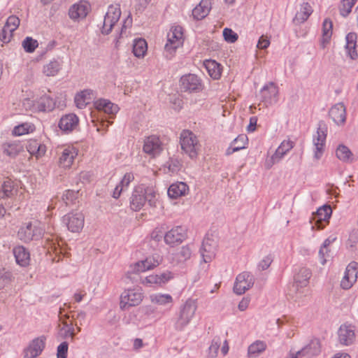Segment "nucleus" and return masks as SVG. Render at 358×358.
Instances as JSON below:
<instances>
[{
	"instance_id": "ea45409f",
	"label": "nucleus",
	"mask_w": 358,
	"mask_h": 358,
	"mask_svg": "<svg viewBox=\"0 0 358 358\" xmlns=\"http://www.w3.org/2000/svg\"><path fill=\"white\" fill-rule=\"evenodd\" d=\"M147 50L148 45L145 39L137 38L134 41L133 53L136 57H143L147 52Z\"/></svg>"
},
{
	"instance_id": "20e7f679",
	"label": "nucleus",
	"mask_w": 358,
	"mask_h": 358,
	"mask_svg": "<svg viewBox=\"0 0 358 358\" xmlns=\"http://www.w3.org/2000/svg\"><path fill=\"white\" fill-rule=\"evenodd\" d=\"M327 136V126L323 121L318 123L316 134L313 135V143L315 147L313 157L316 160L321 159L324 151Z\"/></svg>"
},
{
	"instance_id": "4c0bfd02",
	"label": "nucleus",
	"mask_w": 358,
	"mask_h": 358,
	"mask_svg": "<svg viewBox=\"0 0 358 358\" xmlns=\"http://www.w3.org/2000/svg\"><path fill=\"white\" fill-rule=\"evenodd\" d=\"M313 11V10L308 3H303L301 5L299 10L296 13L294 21L305 22L312 14Z\"/></svg>"
},
{
	"instance_id": "0eeeda50",
	"label": "nucleus",
	"mask_w": 358,
	"mask_h": 358,
	"mask_svg": "<svg viewBox=\"0 0 358 358\" xmlns=\"http://www.w3.org/2000/svg\"><path fill=\"white\" fill-rule=\"evenodd\" d=\"M332 210L330 206L324 205L320 207L315 213L312 215L310 223L312 224V229H323L326 224L329 222V220L331 215Z\"/></svg>"
},
{
	"instance_id": "423d86ee",
	"label": "nucleus",
	"mask_w": 358,
	"mask_h": 358,
	"mask_svg": "<svg viewBox=\"0 0 358 358\" xmlns=\"http://www.w3.org/2000/svg\"><path fill=\"white\" fill-rule=\"evenodd\" d=\"M43 234L44 230L38 224L29 222L20 227L17 235L21 241L27 243L33 240H39Z\"/></svg>"
},
{
	"instance_id": "a211bd4d",
	"label": "nucleus",
	"mask_w": 358,
	"mask_h": 358,
	"mask_svg": "<svg viewBox=\"0 0 358 358\" xmlns=\"http://www.w3.org/2000/svg\"><path fill=\"white\" fill-rule=\"evenodd\" d=\"M45 345V337L40 336L34 338L24 350L25 358H36L41 354Z\"/></svg>"
},
{
	"instance_id": "c756f323",
	"label": "nucleus",
	"mask_w": 358,
	"mask_h": 358,
	"mask_svg": "<svg viewBox=\"0 0 358 358\" xmlns=\"http://www.w3.org/2000/svg\"><path fill=\"white\" fill-rule=\"evenodd\" d=\"M310 277L311 271L308 268H301L294 275V282L293 286L296 287V289L299 287H306Z\"/></svg>"
},
{
	"instance_id": "bb28decb",
	"label": "nucleus",
	"mask_w": 358,
	"mask_h": 358,
	"mask_svg": "<svg viewBox=\"0 0 358 358\" xmlns=\"http://www.w3.org/2000/svg\"><path fill=\"white\" fill-rule=\"evenodd\" d=\"M78 152L73 147L64 148L59 157V165L64 168H69L77 156Z\"/></svg>"
},
{
	"instance_id": "6ab92c4d",
	"label": "nucleus",
	"mask_w": 358,
	"mask_h": 358,
	"mask_svg": "<svg viewBox=\"0 0 358 358\" xmlns=\"http://www.w3.org/2000/svg\"><path fill=\"white\" fill-rule=\"evenodd\" d=\"M90 10V3L85 1H80L78 3H76L70 8L69 14L73 20H83L87 16Z\"/></svg>"
},
{
	"instance_id": "e433bc0d",
	"label": "nucleus",
	"mask_w": 358,
	"mask_h": 358,
	"mask_svg": "<svg viewBox=\"0 0 358 358\" xmlns=\"http://www.w3.org/2000/svg\"><path fill=\"white\" fill-rule=\"evenodd\" d=\"M93 91L91 90H85L77 94L75 96V103L78 108H85L90 103Z\"/></svg>"
},
{
	"instance_id": "58836bf2",
	"label": "nucleus",
	"mask_w": 358,
	"mask_h": 358,
	"mask_svg": "<svg viewBox=\"0 0 358 358\" xmlns=\"http://www.w3.org/2000/svg\"><path fill=\"white\" fill-rule=\"evenodd\" d=\"M150 299L152 303L159 306H171L173 303V297L169 294H153L150 296Z\"/></svg>"
},
{
	"instance_id": "79ce46f5",
	"label": "nucleus",
	"mask_w": 358,
	"mask_h": 358,
	"mask_svg": "<svg viewBox=\"0 0 358 358\" xmlns=\"http://www.w3.org/2000/svg\"><path fill=\"white\" fill-rule=\"evenodd\" d=\"M61 64L56 59L51 60L44 65L43 72L46 76H55L61 69Z\"/></svg>"
},
{
	"instance_id": "a19ab883",
	"label": "nucleus",
	"mask_w": 358,
	"mask_h": 358,
	"mask_svg": "<svg viewBox=\"0 0 358 358\" xmlns=\"http://www.w3.org/2000/svg\"><path fill=\"white\" fill-rule=\"evenodd\" d=\"M120 15L121 10L120 6L117 4L110 5L108 8L103 22H106V21H108V22H117L120 20Z\"/></svg>"
},
{
	"instance_id": "39448f33",
	"label": "nucleus",
	"mask_w": 358,
	"mask_h": 358,
	"mask_svg": "<svg viewBox=\"0 0 358 358\" xmlns=\"http://www.w3.org/2000/svg\"><path fill=\"white\" fill-rule=\"evenodd\" d=\"M196 308V304L193 300L189 299L180 308L178 318L175 324L177 330H182L189 323L195 314Z\"/></svg>"
},
{
	"instance_id": "6e6552de",
	"label": "nucleus",
	"mask_w": 358,
	"mask_h": 358,
	"mask_svg": "<svg viewBox=\"0 0 358 358\" xmlns=\"http://www.w3.org/2000/svg\"><path fill=\"white\" fill-rule=\"evenodd\" d=\"M180 87L183 92H198L202 90L201 80L195 74H187L180 78Z\"/></svg>"
},
{
	"instance_id": "338daca9",
	"label": "nucleus",
	"mask_w": 358,
	"mask_h": 358,
	"mask_svg": "<svg viewBox=\"0 0 358 358\" xmlns=\"http://www.w3.org/2000/svg\"><path fill=\"white\" fill-rule=\"evenodd\" d=\"M169 164V169L171 172H176L178 171L180 168V163L178 159H171L168 162Z\"/></svg>"
},
{
	"instance_id": "72a5a7b5",
	"label": "nucleus",
	"mask_w": 358,
	"mask_h": 358,
	"mask_svg": "<svg viewBox=\"0 0 358 358\" xmlns=\"http://www.w3.org/2000/svg\"><path fill=\"white\" fill-rule=\"evenodd\" d=\"M346 45L345 50L348 55L352 59H356L358 57V54L355 50L357 43V34L355 33L350 32L346 36Z\"/></svg>"
},
{
	"instance_id": "4be33fe9",
	"label": "nucleus",
	"mask_w": 358,
	"mask_h": 358,
	"mask_svg": "<svg viewBox=\"0 0 358 358\" xmlns=\"http://www.w3.org/2000/svg\"><path fill=\"white\" fill-rule=\"evenodd\" d=\"M329 115L337 124H343L346 120V109L343 103L334 105L329 111Z\"/></svg>"
},
{
	"instance_id": "f704fd0d",
	"label": "nucleus",
	"mask_w": 358,
	"mask_h": 358,
	"mask_svg": "<svg viewBox=\"0 0 358 358\" xmlns=\"http://www.w3.org/2000/svg\"><path fill=\"white\" fill-rule=\"evenodd\" d=\"M27 151L37 158L42 157L46 152V146L41 144L37 140H30L27 145Z\"/></svg>"
},
{
	"instance_id": "a18cd8bd",
	"label": "nucleus",
	"mask_w": 358,
	"mask_h": 358,
	"mask_svg": "<svg viewBox=\"0 0 358 358\" xmlns=\"http://www.w3.org/2000/svg\"><path fill=\"white\" fill-rule=\"evenodd\" d=\"M192 256V250L189 246L186 245L180 248V250L174 255V259L178 263H183L190 259Z\"/></svg>"
},
{
	"instance_id": "c9c22d12",
	"label": "nucleus",
	"mask_w": 358,
	"mask_h": 358,
	"mask_svg": "<svg viewBox=\"0 0 358 358\" xmlns=\"http://www.w3.org/2000/svg\"><path fill=\"white\" fill-rule=\"evenodd\" d=\"M204 66L209 76L215 80L220 78L222 73L221 65L215 60L208 59L204 62Z\"/></svg>"
},
{
	"instance_id": "052dcab7",
	"label": "nucleus",
	"mask_w": 358,
	"mask_h": 358,
	"mask_svg": "<svg viewBox=\"0 0 358 358\" xmlns=\"http://www.w3.org/2000/svg\"><path fill=\"white\" fill-rule=\"evenodd\" d=\"M69 344L67 342H62L57 347V358H66L68 352Z\"/></svg>"
},
{
	"instance_id": "5701e85b",
	"label": "nucleus",
	"mask_w": 358,
	"mask_h": 358,
	"mask_svg": "<svg viewBox=\"0 0 358 358\" xmlns=\"http://www.w3.org/2000/svg\"><path fill=\"white\" fill-rule=\"evenodd\" d=\"M1 151L3 155L10 158H15L23 151V145L17 141L6 142L1 145Z\"/></svg>"
},
{
	"instance_id": "c03bdc74",
	"label": "nucleus",
	"mask_w": 358,
	"mask_h": 358,
	"mask_svg": "<svg viewBox=\"0 0 358 358\" xmlns=\"http://www.w3.org/2000/svg\"><path fill=\"white\" fill-rule=\"evenodd\" d=\"M20 24H5L0 33V40L3 43H8L12 37V32L15 30Z\"/></svg>"
},
{
	"instance_id": "603ef678",
	"label": "nucleus",
	"mask_w": 358,
	"mask_h": 358,
	"mask_svg": "<svg viewBox=\"0 0 358 358\" xmlns=\"http://www.w3.org/2000/svg\"><path fill=\"white\" fill-rule=\"evenodd\" d=\"M62 324L64 325V327L60 329L62 334V337L64 338H66L69 336L73 340L75 336V329L72 322L68 323L66 320H63Z\"/></svg>"
},
{
	"instance_id": "4468645a",
	"label": "nucleus",
	"mask_w": 358,
	"mask_h": 358,
	"mask_svg": "<svg viewBox=\"0 0 358 358\" xmlns=\"http://www.w3.org/2000/svg\"><path fill=\"white\" fill-rule=\"evenodd\" d=\"M217 246V241L215 238L209 236L204 238L200 248V252L205 263L210 262L214 259Z\"/></svg>"
},
{
	"instance_id": "13d9d810",
	"label": "nucleus",
	"mask_w": 358,
	"mask_h": 358,
	"mask_svg": "<svg viewBox=\"0 0 358 358\" xmlns=\"http://www.w3.org/2000/svg\"><path fill=\"white\" fill-rule=\"evenodd\" d=\"M31 127L29 124L24 123L15 127L12 133L14 136H22L25 134H28Z\"/></svg>"
},
{
	"instance_id": "7c9ffc66",
	"label": "nucleus",
	"mask_w": 358,
	"mask_h": 358,
	"mask_svg": "<svg viewBox=\"0 0 358 358\" xmlns=\"http://www.w3.org/2000/svg\"><path fill=\"white\" fill-rule=\"evenodd\" d=\"M188 189V186L185 182L173 183L168 189V195L170 198L177 199L185 195Z\"/></svg>"
},
{
	"instance_id": "69168bd1",
	"label": "nucleus",
	"mask_w": 358,
	"mask_h": 358,
	"mask_svg": "<svg viewBox=\"0 0 358 358\" xmlns=\"http://www.w3.org/2000/svg\"><path fill=\"white\" fill-rule=\"evenodd\" d=\"M304 357H307L304 348L298 351L291 350L287 355V358H301Z\"/></svg>"
},
{
	"instance_id": "3c124183",
	"label": "nucleus",
	"mask_w": 358,
	"mask_h": 358,
	"mask_svg": "<svg viewBox=\"0 0 358 358\" xmlns=\"http://www.w3.org/2000/svg\"><path fill=\"white\" fill-rule=\"evenodd\" d=\"M357 0H342L339 6V11L342 16H347L352 10Z\"/></svg>"
},
{
	"instance_id": "1a4fd4ad",
	"label": "nucleus",
	"mask_w": 358,
	"mask_h": 358,
	"mask_svg": "<svg viewBox=\"0 0 358 358\" xmlns=\"http://www.w3.org/2000/svg\"><path fill=\"white\" fill-rule=\"evenodd\" d=\"M164 150V145L159 136H150L145 138L143 150L144 152L155 157L159 155Z\"/></svg>"
},
{
	"instance_id": "aec40b11",
	"label": "nucleus",
	"mask_w": 358,
	"mask_h": 358,
	"mask_svg": "<svg viewBox=\"0 0 358 358\" xmlns=\"http://www.w3.org/2000/svg\"><path fill=\"white\" fill-rule=\"evenodd\" d=\"M145 203V197L144 195V187L142 186L136 187L130 198V207L134 211L140 210Z\"/></svg>"
},
{
	"instance_id": "6e6d98bb",
	"label": "nucleus",
	"mask_w": 358,
	"mask_h": 358,
	"mask_svg": "<svg viewBox=\"0 0 358 358\" xmlns=\"http://www.w3.org/2000/svg\"><path fill=\"white\" fill-rule=\"evenodd\" d=\"M224 39L230 43H235L238 40V34L230 28H224L223 30Z\"/></svg>"
},
{
	"instance_id": "8fccbe9b",
	"label": "nucleus",
	"mask_w": 358,
	"mask_h": 358,
	"mask_svg": "<svg viewBox=\"0 0 358 358\" xmlns=\"http://www.w3.org/2000/svg\"><path fill=\"white\" fill-rule=\"evenodd\" d=\"M144 195L145 202L147 201L150 206L155 207L156 206L157 193L152 187L144 188Z\"/></svg>"
},
{
	"instance_id": "0e129e2a",
	"label": "nucleus",
	"mask_w": 358,
	"mask_h": 358,
	"mask_svg": "<svg viewBox=\"0 0 358 358\" xmlns=\"http://www.w3.org/2000/svg\"><path fill=\"white\" fill-rule=\"evenodd\" d=\"M272 262L273 259L270 256L265 257L258 264L259 270L264 271L267 269L270 266Z\"/></svg>"
},
{
	"instance_id": "bf43d9fd",
	"label": "nucleus",
	"mask_w": 358,
	"mask_h": 358,
	"mask_svg": "<svg viewBox=\"0 0 358 358\" xmlns=\"http://www.w3.org/2000/svg\"><path fill=\"white\" fill-rule=\"evenodd\" d=\"M134 180V176L133 173L129 172L126 173L123 176L122 179L118 184L120 187H122L124 190L127 189L129 184Z\"/></svg>"
},
{
	"instance_id": "37998d69",
	"label": "nucleus",
	"mask_w": 358,
	"mask_h": 358,
	"mask_svg": "<svg viewBox=\"0 0 358 358\" xmlns=\"http://www.w3.org/2000/svg\"><path fill=\"white\" fill-rule=\"evenodd\" d=\"M266 348V344L261 341H257L252 343L248 350V356L250 357H255L260 353L263 352Z\"/></svg>"
},
{
	"instance_id": "2f4dec72",
	"label": "nucleus",
	"mask_w": 358,
	"mask_h": 358,
	"mask_svg": "<svg viewBox=\"0 0 358 358\" xmlns=\"http://www.w3.org/2000/svg\"><path fill=\"white\" fill-rule=\"evenodd\" d=\"M95 106L98 110L104 112L109 115H115L119 110L117 105L111 103L106 99H99L95 102Z\"/></svg>"
},
{
	"instance_id": "9b49d317",
	"label": "nucleus",
	"mask_w": 358,
	"mask_h": 358,
	"mask_svg": "<svg viewBox=\"0 0 358 358\" xmlns=\"http://www.w3.org/2000/svg\"><path fill=\"white\" fill-rule=\"evenodd\" d=\"M278 87L273 82L265 85L260 90L261 101L267 106L273 105L278 101Z\"/></svg>"
},
{
	"instance_id": "f257e3e1",
	"label": "nucleus",
	"mask_w": 358,
	"mask_h": 358,
	"mask_svg": "<svg viewBox=\"0 0 358 358\" xmlns=\"http://www.w3.org/2000/svg\"><path fill=\"white\" fill-rule=\"evenodd\" d=\"M183 28L177 25L173 27L167 36V42L164 45V54L168 59H172L176 50L182 46L184 43Z\"/></svg>"
},
{
	"instance_id": "b1692460",
	"label": "nucleus",
	"mask_w": 358,
	"mask_h": 358,
	"mask_svg": "<svg viewBox=\"0 0 358 358\" xmlns=\"http://www.w3.org/2000/svg\"><path fill=\"white\" fill-rule=\"evenodd\" d=\"M13 252L15 258L16 263L20 266L25 267L29 264L30 254L29 251L22 245H18L13 248Z\"/></svg>"
},
{
	"instance_id": "2eb2a0df",
	"label": "nucleus",
	"mask_w": 358,
	"mask_h": 358,
	"mask_svg": "<svg viewBox=\"0 0 358 358\" xmlns=\"http://www.w3.org/2000/svg\"><path fill=\"white\" fill-rule=\"evenodd\" d=\"M63 222L69 231L79 232L84 225V215L80 212L71 213L64 216Z\"/></svg>"
},
{
	"instance_id": "c85d7f7f",
	"label": "nucleus",
	"mask_w": 358,
	"mask_h": 358,
	"mask_svg": "<svg viewBox=\"0 0 358 358\" xmlns=\"http://www.w3.org/2000/svg\"><path fill=\"white\" fill-rule=\"evenodd\" d=\"M336 156L341 162L350 164L355 161L352 151L345 145L340 144L336 150Z\"/></svg>"
},
{
	"instance_id": "cd10ccee",
	"label": "nucleus",
	"mask_w": 358,
	"mask_h": 358,
	"mask_svg": "<svg viewBox=\"0 0 358 358\" xmlns=\"http://www.w3.org/2000/svg\"><path fill=\"white\" fill-rule=\"evenodd\" d=\"M55 107V102L48 95H43L34 101L33 110L36 111H51Z\"/></svg>"
},
{
	"instance_id": "9d476101",
	"label": "nucleus",
	"mask_w": 358,
	"mask_h": 358,
	"mask_svg": "<svg viewBox=\"0 0 358 358\" xmlns=\"http://www.w3.org/2000/svg\"><path fill=\"white\" fill-rule=\"evenodd\" d=\"M187 238V229L182 226H176L167 231L164 235L165 243L173 247L180 244Z\"/></svg>"
},
{
	"instance_id": "a878e982",
	"label": "nucleus",
	"mask_w": 358,
	"mask_h": 358,
	"mask_svg": "<svg viewBox=\"0 0 358 358\" xmlns=\"http://www.w3.org/2000/svg\"><path fill=\"white\" fill-rule=\"evenodd\" d=\"M211 9L210 0H201L199 5H197L192 10V16L195 20H202L209 13Z\"/></svg>"
},
{
	"instance_id": "4d7b16f0",
	"label": "nucleus",
	"mask_w": 358,
	"mask_h": 358,
	"mask_svg": "<svg viewBox=\"0 0 358 358\" xmlns=\"http://www.w3.org/2000/svg\"><path fill=\"white\" fill-rule=\"evenodd\" d=\"M78 191H73L68 189L62 196V200L69 206L71 203H73L78 198Z\"/></svg>"
},
{
	"instance_id": "f8f14e48",
	"label": "nucleus",
	"mask_w": 358,
	"mask_h": 358,
	"mask_svg": "<svg viewBox=\"0 0 358 358\" xmlns=\"http://www.w3.org/2000/svg\"><path fill=\"white\" fill-rule=\"evenodd\" d=\"M254 276L248 272H243L237 275L234 286V291L237 294H243L253 286Z\"/></svg>"
},
{
	"instance_id": "412c9836",
	"label": "nucleus",
	"mask_w": 358,
	"mask_h": 358,
	"mask_svg": "<svg viewBox=\"0 0 358 358\" xmlns=\"http://www.w3.org/2000/svg\"><path fill=\"white\" fill-rule=\"evenodd\" d=\"M78 122L79 119L77 115L73 113H69L61 117L58 126L62 131L69 133L78 126Z\"/></svg>"
},
{
	"instance_id": "f03ea898",
	"label": "nucleus",
	"mask_w": 358,
	"mask_h": 358,
	"mask_svg": "<svg viewBox=\"0 0 358 358\" xmlns=\"http://www.w3.org/2000/svg\"><path fill=\"white\" fill-rule=\"evenodd\" d=\"M180 138L182 150L190 158H195L198 155V150L199 148V141L196 135L189 130H183L180 134Z\"/></svg>"
},
{
	"instance_id": "774afa93",
	"label": "nucleus",
	"mask_w": 358,
	"mask_h": 358,
	"mask_svg": "<svg viewBox=\"0 0 358 358\" xmlns=\"http://www.w3.org/2000/svg\"><path fill=\"white\" fill-rule=\"evenodd\" d=\"M270 45V41L265 38L264 36H262L257 43V47L259 49H266Z\"/></svg>"
},
{
	"instance_id": "e2e57ef3",
	"label": "nucleus",
	"mask_w": 358,
	"mask_h": 358,
	"mask_svg": "<svg viewBox=\"0 0 358 358\" xmlns=\"http://www.w3.org/2000/svg\"><path fill=\"white\" fill-rule=\"evenodd\" d=\"M287 153V152H285L282 148L278 146L275 153L271 157L273 163L278 162Z\"/></svg>"
},
{
	"instance_id": "de8ad7c7",
	"label": "nucleus",
	"mask_w": 358,
	"mask_h": 358,
	"mask_svg": "<svg viewBox=\"0 0 358 358\" xmlns=\"http://www.w3.org/2000/svg\"><path fill=\"white\" fill-rule=\"evenodd\" d=\"M332 28L333 24H322L321 45L323 48H324L327 44H328L330 42L333 33Z\"/></svg>"
},
{
	"instance_id": "49530a36",
	"label": "nucleus",
	"mask_w": 358,
	"mask_h": 358,
	"mask_svg": "<svg viewBox=\"0 0 358 358\" xmlns=\"http://www.w3.org/2000/svg\"><path fill=\"white\" fill-rule=\"evenodd\" d=\"M306 351L307 357L317 355L320 352V343L318 339H313L310 343L303 347Z\"/></svg>"
},
{
	"instance_id": "680f3d73",
	"label": "nucleus",
	"mask_w": 358,
	"mask_h": 358,
	"mask_svg": "<svg viewBox=\"0 0 358 358\" xmlns=\"http://www.w3.org/2000/svg\"><path fill=\"white\" fill-rule=\"evenodd\" d=\"M159 277V285L166 283L169 280L173 278V274L171 271H165L160 274H157Z\"/></svg>"
},
{
	"instance_id": "864d4df0",
	"label": "nucleus",
	"mask_w": 358,
	"mask_h": 358,
	"mask_svg": "<svg viewBox=\"0 0 358 358\" xmlns=\"http://www.w3.org/2000/svg\"><path fill=\"white\" fill-rule=\"evenodd\" d=\"M38 43L36 40L33 39L31 37H26L22 41V47L25 52L31 53L33 52L38 47Z\"/></svg>"
},
{
	"instance_id": "473e14b6",
	"label": "nucleus",
	"mask_w": 358,
	"mask_h": 358,
	"mask_svg": "<svg viewBox=\"0 0 358 358\" xmlns=\"http://www.w3.org/2000/svg\"><path fill=\"white\" fill-rule=\"evenodd\" d=\"M248 143V137L245 134H241L237 136L230 144V146L226 150V155H230L235 152L239 151L245 148Z\"/></svg>"
},
{
	"instance_id": "ddd939ff",
	"label": "nucleus",
	"mask_w": 358,
	"mask_h": 358,
	"mask_svg": "<svg viewBox=\"0 0 358 358\" xmlns=\"http://www.w3.org/2000/svg\"><path fill=\"white\" fill-rule=\"evenodd\" d=\"M358 263L351 262L346 267L343 278L341 281V287L349 289L357 282L358 274Z\"/></svg>"
},
{
	"instance_id": "393cba45",
	"label": "nucleus",
	"mask_w": 358,
	"mask_h": 358,
	"mask_svg": "<svg viewBox=\"0 0 358 358\" xmlns=\"http://www.w3.org/2000/svg\"><path fill=\"white\" fill-rule=\"evenodd\" d=\"M17 192V186L11 179L7 178L0 187V199L12 198Z\"/></svg>"
},
{
	"instance_id": "09e8293b",
	"label": "nucleus",
	"mask_w": 358,
	"mask_h": 358,
	"mask_svg": "<svg viewBox=\"0 0 358 358\" xmlns=\"http://www.w3.org/2000/svg\"><path fill=\"white\" fill-rule=\"evenodd\" d=\"M13 278L10 271L5 268L0 269V289L8 286L13 281Z\"/></svg>"
},
{
	"instance_id": "dca6fc26",
	"label": "nucleus",
	"mask_w": 358,
	"mask_h": 358,
	"mask_svg": "<svg viewBox=\"0 0 358 358\" xmlns=\"http://www.w3.org/2000/svg\"><path fill=\"white\" fill-rule=\"evenodd\" d=\"M162 257L158 254L148 256L145 259L136 262L134 266V271L136 272H145L152 269L159 265Z\"/></svg>"
},
{
	"instance_id": "7ed1b4c3",
	"label": "nucleus",
	"mask_w": 358,
	"mask_h": 358,
	"mask_svg": "<svg viewBox=\"0 0 358 358\" xmlns=\"http://www.w3.org/2000/svg\"><path fill=\"white\" fill-rule=\"evenodd\" d=\"M143 298L141 288H132L125 289L120 296V307L122 310H128L132 306L141 303Z\"/></svg>"
},
{
	"instance_id": "5fc2aeb1",
	"label": "nucleus",
	"mask_w": 358,
	"mask_h": 358,
	"mask_svg": "<svg viewBox=\"0 0 358 358\" xmlns=\"http://www.w3.org/2000/svg\"><path fill=\"white\" fill-rule=\"evenodd\" d=\"M221 341L219 338H215L212 341L211 345L208 348V355L212 358L217 357L218 350L220 349Z\"/></svg>"
},
{
	"instance_id": "f3484780",
	"label": "nucleus",
	"mask_w": 358,
	"mask_h": 358,
	"mask_svg": "<svg viewBox=\"0 0 358 358\" xmlns=\"http://www.w3.org/2000/svg\"><path fill=\"white\" fill-rule=\"evenodd\" d=\"M355 327L350 324H342L338 331V341L343 345H350L355 341Z\"/></svg>"
}]
</instances>
